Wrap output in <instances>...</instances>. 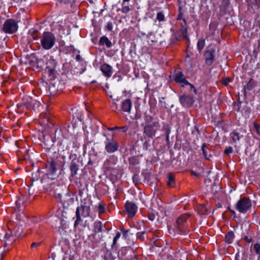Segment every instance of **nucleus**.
Segmentation results:
<instances>
[{
    "label": "nucleus",
    "mask_w": 260,
    "mask_h": 260,
    "mask_svg": "<svg viewBox=\"0 0 260 260\" xmlns=\"http://www.w3.org/2000/svg\"><path fill=\"white\" fill-rule=\"evenodd\" d=\"M91 202L89 199L85 198L81 201V205L78 207L76 211V220L74 226L76 228L82 221V217L85 218L89 216Z\"/></svg>",
    "instance_id": "1"
},
{
    "label": "nucleus",
    "mask_w": 260,
    "mask_h": 260,
    "mask_svg": "<svg viewBox=\"0 0 260 260\" xmlns=\"http://www.w3.org/2000/svg\"><path fill=\"white\" fill-rule=\"evenodd\" d=\"M145 125L144 133L148 137L153 138L160 128V124L157 120H154L153 117L148 114H144Z\"/></svg>",
    "instance_id": "2"
},
{
    "label": "nucleus",
    "mask_w": 260,
    "mask_h": 260,
    "mask_svg": "<svg viewBox=\"0 0 260 260\" xmlns=\"http://www.w3.org/2000/svg\"><path fill=\"white\" fill-rule=\"evenodd\" d=\"M188 217L189 215L185 214L181 215L178 218L175 226L179 234H187L190 231L186 222Z\"/></svg>",
    "instance_id": "3"
},
{
    "label": "nucleus",
    "mask_w": 260,
    "mask_h": 260,
    "mask_svg": "<svg viewBox=\"0 0 260 260\" xmlns=\"http://www.w3.org/2000/svg\"><path fill=\"white\" fill-rule=\"evenodd\" d=\"M55 43V38L51 32L45 31L41 39V44L43 49L48 50L53 47Z\"/></svg>",
    "instance_id": "4"
},
{
    "label": "nucleus",
    "mask_w": 260,
    "mask_h": 260,
    "mask_svg": "<svg viewBox=\"0 0 260 260\" xmlns=\"http://www.w3.org/2000/svg\"><path fill=\"white\" fill-rule=\"evenodd\" d=\"M251 200L247 197H242L237 202L235 208L241 213H245L251 207Z\"/></svg>",
    "instance_id": "5"
},
{
    "label": "nucleus",
    "mask_w": 260,
    "mask_h": 260,
    "mask_svg": "<svg viewBox=\"0 0 260 260\" xmlns=\"http://www.w3.org/2000/svg\"><path fill=\"white\" fill-rule=\"evenodd\" d=\"M18 28V22L14 19L10 18L5 21L2 29L6 34H13L17 31Z\"/></svg>",
    "instance_id": "6"
},
{
    "label": "nucleus",
    "mask_w": 260,
    "mask_h": 260,
    "mask_svg": "<svg viewBox=\"0 0 260 260\" xmlns=\"http://www.w3.org/2000/svg\"><path fill=\"white\" fill-rule=\"evenodd\" d=\"M138 210L137 206L132 202L126 201L124 205V212L127 217L131 218H133Z\"/></svg>",
    "instance_id": "7"
},
{
    "label": "nucleus",
    "mask_w": 260,
    "mask_h": 260,
    "mask_svg": "<svg viewBox=\"0 0 260 260\" xmlns=\"http://www.w3.org/2000/svg\"><path fill=\"white\" fill-rule=\"evenodd\" d=\"M105 144V150L109 153H114L118 150V144L113 138H107Z\"/></svg>",
    "instance_id": "8"
},
{
    "label": "nucleus",
    "mask_w": 260,
    "mask_h": 260,
    "mask_svg": "<svg viewBox=\"0 0 260 260\" xmlns=\"http://www.w3.org/2000/svg\"><path fill=\"white\" fill-rule=\"evenodd\" d=\"M118 161L117 157L114 155H111L106 159L104 163V166L106 171H117L116 168L114 166Z\"/></svg>",
    "instance_id": "9"
},
{
    "label": "nucleus",
    "mask_w": 260,
    "mask_h": 260,
    "mask_svg": "<svg viewBox=\"0 0 260 260\" xmlns=\"http://www.w3.org/2000/svg\"><path fill=\"white\" fill-rule=\"evenodd\" d=\"M215 49L214 48H208L204 53L205 63L209 66H211L215 60Z\"/></svg>",
    "instance_id": "10"
},
{
    "label": "nucleus",
    "mask_w": 260,
    "mask_h": 260,
    "mask_svg": "<svg viewBox=\"0 0 260 260\" xmlns=\"http://www.w3.org/2000/svg\"><path fill=\"white\" fill-rule=\"evenodd\" d=\"M179 101L183 107H190L194 102L193 95L184 94L180 96Z\"/></svg>",
    "instance_id": "11"
},
{
    "label": "nucleus",
    "mask_w": 260,
    "mask_h": 260,
    "mask_svg": "<svg viewBox=\"0 0 260 260\" xmlns=\"http://www.w3.org/2000/svg\"><path fill=\"white\" fill-rule=\"evenodd\" d=\"M174 81L176 83H179L182 87L189 84V82L186 79L185 76L182 72H178L175 74Z\"/></svg>",
    "instance_id": "12"
},
{
    "label": "nucleus",
    "mask_w": 260,
    "mask_h": 260,
    "mask_svg": "<svg viewBox=\"0 0 260 260\" xmlns=\"http://www.w3.org/2000/svg\"><path fill=\"white\" fill-rule=\"evenodd\" d=\"M79 160L76 158L73 159L70 165V169L71 171V176L74 177L77 174L79 170L78 166Z\"/></svg>",
    "instance_id": "13"
},
{
    "label": "nucleus",
    "mask_w": 260,
    "mask_h": 260,
    "mask_svg": "<svg viewBox=\"0 0 260 260\" xmlns=\"http://www.w3.org/2000/svg\"><path fill=\"white\" fill-rule=\"evenodd\" d=\"M48 164L46 167L48 170V174L49 175L54 174L57 171V162L54 160L51 159L50 161H48Z\"/></svg>",
    "instance_id": "14"
},
{
    "label": "nucleus",
    "mask_w": 260,
    "mask_h": 260,
    "mask_svg": "<svg viewBox=\"0 0 260 260\" xmlns=\"http://www.w3.org/2000/svg\"><path fill=\"white\" fill-rule=\"evenodd\" d=\"M132 106V103L130 99L124 100L121 105V109L123 112L130 113Z\"/></svg>",
    "instance_id": "15"
},
{
    "label": "nucleus",
    "mask_w": 260,
    "mask_h": 260,
    "mask_svg": "<svg viewBox=\"0 0 260 260\" xmlns=\"http://www.w3.org/2000/svg\"><path fill=\"white\" fill-rule=\"evenodd\" d=\"M101 71L105 76L110 77L112 74V67L107 63H104L101 65L100 68Z\"/></svg>",
    "instance_id": "16"
},
{
    "label": "nucleus",
    "mask_w": 260,
    "mask_h": 260,
    "mask_svg": "<svg viewBox=\"0 0 260 260\" xmlns=\"http://www.w3.org/2000/svg\"><path fill=\"white\" fill-rule=\"evenodd\" d=\"M180 28L179 30L181 31V33L183 35V37L185 38V40H188L189 38L187 36V24L186 21L185 19H183L182 22L180 23Z\"/></svg>",
    "instance_id": "17"
},
{
    "label": "nucleus",
    "mask_w": 260,
    "mask_h": 260,
    "mask_svg": "<svg viewBox=\"0 0 260 260\" xmlns=\"http://www.w3.org/2000/svg\"><path fill=\"white\" fill-rule=\"evenodd\" d=\"M241 132V129H240V132H238L237 130H234L230 134V137L233 143H236L243 137Z\"/></svg>",
    "instance_id": "18"
},
{
    "label": "nucleus",
    "mask_w": 260,
    "mask_h": 260,
    "mask_svg": "<svg viewBox=\"0 0 260 260\" xmlns=\"http://www.w3.org/2000/svg\"><path fill=\"white\" fill-rule=\"evenodd\" d=\"M202 150L204 155L205 158L209 160L210 157L211 156V151L209 148L208 146L206 143H203L202 146Z\"/></svg>",
    "instance_id": "19"
},
{
    "label": "nucleus",
    "mask_w": 260,
    "mask_h": 260,
    "mask_svg": "<svg viewBox=\"0 0 260 260\" xmlns=\"http://www.w3.org/2000/svg\"><path fill=\"white\" fill-rule=\"evenodd\" d=\"M256 86V82L253 79L251 78L249 82L244 86V94H246V91H250L252 90Z\"/></svg>",
    "instance_id": "20"
},
{
    "label": "nucleus",
    "mask_w": 260,
    "mask_h": 260,
    "mask_svg": "<svg viewBox=\"0 0 260 260\" xmlns=\"http://www.w3.org/2000/svg\"><path fill=\"white\" fill-rule=\"evenodd\" d=\"M99 45L100 46L106 45L108 48H111L112 46V42L106 36H103L100 39Z\"/></svg>",
    "instance_id": "21"
},
{
    "label": "nucleus",
    "mask_w": 260,
    "mask_h": 260,
    "mask_svg": "<svg viewBox=\"0 0 260 260\" xmlns=\"http://www.w3.org/2000/svg\"><path fill=\"white\" fill-rule=\"evenodd\" d=\"M93 236L95 235L97 233H101L103 231V224L101 221H96L94 222L93 224Z\"/></svg>",
    "instance_id": "22"
},
{
    "label": "nucleus",
    "mask_w": 260,
    "mask_h": 260,
    "mask_svg": "<svg viewBox=\"0 0 260 260\" xmlns=\"http://www.w3.org/2000/svg\"><path fill=\"white\" fill-rule=\"evenodd\" d=\"M234 238V233L231 231L225 235V242L228 244H231L233 243Z\"/></svg>",
    "instance_id": "23"
},
{
    "label": "nucleus",
    "mask_w": 260,
    "mask_h": 260,
    "mask_svg": "<svg viewBox=\"0 0 260 260\" xmlns=\"http://www.w3.org/2000/svg\"><path fill=\"white\" fill-rule=\"evenodd\" d=\"M57 62L52 58H50L46 62V69H55Z\"/></svg>",
    "instance_id": "24"
},
{
    "label": "nucleus",
    "mask_w": 260,
    "mask_h": 260,
    "mask_svg": "<svg viewBox=\"0 0 260 260\" xmlns=\"http://www.w3.org/2000/svg\"><path fill=\"white\" fill-rule=\"evenodd\" d=\"M108 129L109 131H114L115 130H117L118 132L125 133L128 129V127L126 126H114L112 127H108Z\"/></svg>",
    "instance_id": "25"
},
{
    "label": "nucleus",
    "mask_w": 260,
    "mask_h": 260,
    "mask_svg": "<svg viewBox=\"0 0 260 260\" xmlns=\"http://www.w3.org/2000/svg\"><path fill=\"white\" fill-rule=\"evenodd\" d=\"M167 185L169 187H173L175 185V176L173 173H169L168 176Z\"/></svg>",
    "instance_id": "26"
},
{
    "label": "nucleus",
    "mask_w": 260,
    "mask_h": 260,
    "mask_svg": "<svg viewBox=\"0 0 260 260\" xmlns=\"http://www.w3.org/2000/svg\"><path fill=\"white\" fill-rule=\"evenodd\" d=\"M29 33L31 34V36L34 40H38L40 38V32L39 31L35 29H31L29 30Z\"/></svg>",
    "instance_id": "27"
},
{
    "label": "nucleus",
    "mask_w": 260,
    "mask_h": 260,
    "mask_svg": "<svg viewBox=\"0 0 260 260\" xmlns=\"http://www.w3.org/2000/svg\"><path fill=\"white\" fill-rule=\"evenodd\" d=\"M198 212L201 214H207L208 213V210L206 206L204 205H199L198 208Z\"/></svg>",
    "instance_id": "28"
},
{
    "label": "nucleus",
    "mask_w": 260,
    "mask_h": 260,
    "mask_svg": "<svg viewBox=\"0 0 260 260\" xmlns=\"http://www.w3.org/2000/svg\"><path fill=\"white\" fill-rule=\"evenodd\" d=\"M46 71L47 72L50 80L54 79L55 78V74L56 72L55 69H46Z\"/></svg>",
    "instance_id": "29"
},
{
    "label": "nucleus",
    "mask_w": 260,
    "mask_h": 260,
    "mask_svg": "<svg viewBox=\"0 0 260 260\" xmlns=\"http://www.w3.org/2000/svg\"><path fill=\"white\" fill-rule=\"evenodd\" d=\"M116 168L117 171H107V173H108L109 174V175L111 176V178L112 179L117 178L119 173V171H120V169L119 168Z\"/></svg>",
    "instance_id": "30"
},
{
    "label": "nucleus",
    "mask_w": 260,
    "mask_h": 260,
    "mask_svg": "<svg viewBox=\"0 0 260 260\" xmlns=\"http://www.w3.org/2000/svg\"><path fill=\"white\" fill-rule=\"evenodd\" d=\"M174 38L176 41H179L182 39H185L183 37V35L180 30L177 31L174 35Z\"/></svg>",
    "instance_id": "31"
},
{
    "label": "nucleus",
    "mask_w": 260,
    "mask_h": 260,
    "mask_svg": "<svg viewBox=\"0 0 260 260\" xmlns=\"http://www.w3.org/2000/svg\"><path fill=\"white\" fill-rule=\"evenodd\" d=\"M205 45V42L204 40H200L198 41L197 43V47L200 52L204 48Z\"/></svg>",
    "instance_id": "32"
},
{
    "label": "nucleus",
    "mask_w": 260,
    "mask_h": 260,
    "mask_svg": "<svg viewBox=\"0 0 260 260\" xmlns=\"http://www.w3.org/2000/svg\"><path fill=\"white\" fill-rule=\"evenodd\" d=\"M98 211L99 213V215L100 216L101 214L105 212V206L103 204H100L98 207Z\"/></svg>",
    "instance_id": "33"
},
{
    "label": "nucleus",
    "mask_w": 260,
    "mask_h": 260,
    "mask_svg": "<svg viewBox=\"0 0 260 260\" xmlns=\"http://www.w3.org/2000/svg\"><path fill=\"white\" fill-rule=\"evenodd\" d=\"M122 7L121 11L123 13L127 14L129 12L131 9L128 5H123V3H122Z\"/></svg>",
    "instance_id": "34"
},
{
    "label": "nucleus",
    "mask_w": 260,
    "mask_h": 260,
    "mask_svg": "<svg viewBox=\"0 0 260 260\" xmlns=\"http://www.w3.org/2000/svg\"><path fill=\"white\" fill-rule=\"evenodd\" d=\"M155 214L153 211L149 212L148 214V218L151 221H153L155 218Z\"/></svg>",
    "instance_id": "35"
},
{
    "label": "nucleus",
    "mask_w": 260,
    "mask_h": 260,
    "mask_svg": "<svg viewBox=\"0 0 260 260\" xmlns=\"http://www.w3.org/2000/svg\"><path fill=\"white\" fill-rule=\"evenodd\" d=\"M156 18L159 21H164L165 19V16H164V13L161 12H158L157 14Z\"/></svg>",
    "instance_id": "36"
},
{
    "label": "nucleus",
    "mask_w": 260,
    "mask_h": 260,
    "mask_svg": "<svg viewBox=\"0 0 260 260\" xmlns=\"http://www.w3.org/2000/svg\"><path fill=\"white\" fill-rule=\"evenodd\" d=\"M233 152V149L231 146L227 147L224 150V154L225 155H229Z\"/></svg>",
    "instance_id": "37"
},
{
    "label": "nucleus",
    "mask_w": 260,
    "mask_h": 260,
    "mask_svg": "<svg viewBox=\"0 0 260 260\" xmlns=\"http://www.w3.org/2000/svg\"><path fill=\"white\" fill-rule=\"evenodd\" d=\"M145 232H138L136 234L137 238L143 241L144 239Z\"/></svg>",
    "instance_id": "38"
},
{
    "label": "nucleus",
    "mask_w": 260,
    "mask_h": 260,
    "mask_svg": "<svg viewBox=\"0 0 260 260\" xmlns=\"http://www.w3.org/2000/svg\"><path fill=\"white\" fill-rule=\"evenodd\" d=\"M182 7L180 6L179 8V9H178L179 14L177 17V20H182V19H183L182 18L183 14L182 12Z\"/></svg>",
    "instance_id": "39"
},
{
    "label": "nucleus",
    "mask_w": 260,
    "mask_h": 260,
    "mask_svg": "<svg viewBox=\"0 0 260 260\" xmlns=\"http://www.w3.org/2000/svg\"><path fill=\"white\" fill-rule=\"evenodd\" d=\"M105 29L109 31L113 30V24L111 22H108L105 26Z\"/></svg>",
    "instance_id": "40"
},
{
    "label": "nucleus",
    "mask_w": 260,
    "mask_h": 260,
    "mask_svg": "<svg viewBox=\"0 0 260 260\" xmlns=\"http://www.w3.org/2000/svg\"><path fill=\"white\" fill-rule=\"evenodd\" d=\"M254 249L257 254H260V244L256 243L254 245Z\"/></svg>",
    "instance_id": "41"
},
{
    "label": "nucleus",
    "mask_w": 260,
    "mask_h": 260,
    "mask_svg": "<svg viewBox=\"0 0 260 260\" xmlns=\"http://www.w3.org/2000/svg\"><path fill=\"white\" fill-rule=\"evenodd\" d=\"M186 85L189 86L190 91H192L193 92L194 95H196L197 94V90H196L193 84L189 83V84H186Z\"/></svg>",
    "instance_id": "42"
},
{
    "label": "nucleus",
    "mask_w": 260,
    "mask_h": 260,
    "mask_svg": "<svg viewBox=\"0 0 260 260\" xmlns=\"http://www.w3.org/2000/svg\"><path fill=\"white\" fill-rule=\"evenodd\" d=\"M129 163L131 164H137L139 163L138 160L136 157H133L129 159Z\"/></svg>",
    "instance_id": "43"
},
{
    "label": "nucleus",
    "mask_w": 260,
    "mask_h": 260,
    "mask_svg": "<svg viewBox=\"0 0 260 260\" xmlns=\"http://www.w3.org/2000/svg\"><path fill=\"white\" fill-rule=\"evenodd\" d=\"M253 126L255 129L256 130V133L258 135H260V132L259 131L260 128V125L256 123H254Z\"/></svg>",
    "instance_id": "44"
},
{
    "label": "nucleus",
    "mask_w": 260,
    "mask_h": 260,
    "mask_svg": "<svg viewBox=\"0 0 260 260\" xmlns=\"http://www.w3.org/2000/svg\"><path fill=\"white\" fill-rule=\"evenodd\" d=\"M231 82V80L229 78H224L222 80V83L224 85H227L229 82Z\"/></svg>",
    "instance_id": "45"
},
{
    "label": "nucleus",
    "mask_w": 260,
    "mask_h": 260,
    "mask_svg": "<svg viewBox=\"0 0 260 260\" xmlns=\"http://www.w3.org/2000/svg\"><path fill=\"white\" fill-rule=\"evenodd\" d=\"M243 239L247 243H251L252 241L251 237L245 236L243 237Z\"/></svg>",
    "instance_id": "46"
},
{
    "label": "nucleus",
    "mask_w": 260,
    "mask_h": 260,
    "mask_svg": "<svg viewBox=\"0 0 260 260\" xmlns=\"http://www.w3.org/2000/svg\"><path fill=\"white\" fill-rule=\"evenodd\" d=\"M118 239H116V238H114L113 239V244L112 245V248H117V246H116V243H117V242L118 241Z\"/></svg>",
    "instance_id": "47"
},
{
    "label": "nucleus",
    "mask_w": 260,
    "mask_h": 260,
    "mask_svg": "<svg viewBox=\"0 0 260 260\" xmlns=\"http://www.w3.org/2000/svg\"><path fill=\"white\" fill-rule=\"evenodd\" d=\"M41 242H37V243H36V242H34L31 244V247L32 248H36L37 247H38L39 246H40L41 245Z\"/></svg>",
    "instance_id": "48"
},
{
    "label": "nucleus",
    "mask_w": 260,
    "mask_h": 260,
    "mask_svg": "<svg viewBox=\"0 0 260 260\" xmlns=\"http://www.w3.org/2000/svg\"><path fill=\"white\" fill-rule=\"evenodd\" d=\"M122 231L123 237L125 238H126V237H127V233H128V230H123Z\"/></svg>",
    "instance_id": "49"
},
{
    "label": "nucleus",
    "mask_w": 260,
    "mask_h": 260,
    "mask_svg": "<svg viewBox=\"0 0 260 260\" xmlns=\"http://www.w3.org/2000/svg\"><path fill=\"white\" fill-rule=\"evenodd\" d=\"M76 59L77 61H80L81 60V56L78 54V55H77L76 56Z\"/></svg>",
    "instance_id": "50"
},
{
    "label": "nucleus",
    "mask_w": 260,
    "mask_h": 260,
    "mask_svg": "<svg viewBox=\"0 0 260 260\" xmlns=\"http://www.w3.org/2000/svg\"><path fill=\"white\" fill-rule=\"evenodd\" d=\"M120 236H121V233L120 232H117L116 236L114 237L117 239H119V238L120 237Z\"/></svg>",
    "instance_id": "51"
},
{
    "label": "nucleus",
    "mask_w": 260,
    "mask_h": 260,
    "mask_svg": "<svg viewBox=\"0 0 260 260\" xmlns=\"http://www.w3.org/2000/svg\"><path fill=\"white\" fill-rule=\"evenodd\" d=\"M230 212L233 214V215H235L236 214V212L234 210H230Z\"/></svg>",
    "instance_id": "52"
},
{
    "label": "nucleus",
    "mask_w": 260,
    "mask_h": 260,
    "mask_svg": "<svg viewBox=\"0 0 260 260\" xmlns=\"http://www.w3.org/2000/svg\"><path fill=\"white\" fill-rule=\"evenodd\" d=\"M129 1V0H123L122 3L123 5H125L126 2H128Z\"/></svg>",
    "instance_id": "53"
},
{
    "label": "nucleus",
    "mask_w": 260,
    "mask_h": 260,
    "mask_svg": "<svg viewBox=\"0 0 260 260\" xmlns=\"http://www.w3.org/2000/svg\"><path fill=\"white\" fill-rule=\"evenodd\" d=\"M223 122V120H220V121H219L218 122V125H221V123H222Z\"/></svg>",
    "instance_id": "54"
},
{
    "label": "nucleus",
    "mask_w": 260,
    "mask_h": 260,
    "mask_svg": "<svg viewBox=\"0 0 260 260\" xmlns=\"http://www.w3.org/2000/svg\"><path fill=\"white\" fill-rule=\"evenodd\" d=\"M257 260H260V255L258 256Z\"/></svg>",
    "instance_id": "55"
},
{
    "label": "nucleus",
    "mask_w": 260,
    "mask_h": 260,
    "mask_svg": "<svg viewBox=\"0 0 260 260\" xmlns=\"http://www.w3.org/2000/svg\"><path fill=\"white\" fill-rule=\"evenodd\" d=\"M228 209V210H229L230 211V210H232V209L230 208V207H229Z\"/></svg>",
    "instance_id": "56"
},
{
    "label": "nucleus",
    "mask_w": 260,
    "mask_h": 260,
    "mask_svg": "<svg viewBox=\"0 0 260 260\" xmlns=\"http://www.w3.org/2000/svg\"><path fill=\"white\" fill-rule=\"evenodd\" d=\"M192 174H194L195 176H197L196 174H194L193 172L192 173Z\"/></svg>",
    "instance_id": "57"
},
{
    "label": "nucleus",
    "mask_w": 260,
    "mask_h": 260,
    "mask_svg": "<svg viewBox=\"0 0 260 260\" xmlns=\"http://www.w3.org/2000/svg\"><path fill=\"white\" fill-rule=\"evenodd\" d=\"M58 197H59V198H60V194H58Z\"/></svg>",
    "instance_id": "58"
}]
</instances>
